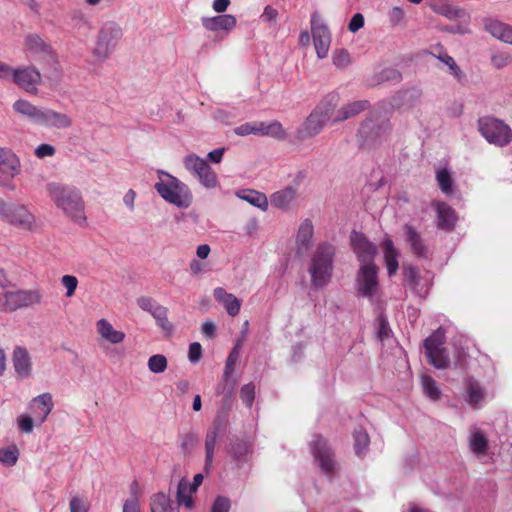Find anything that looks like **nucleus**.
Segmentation results:
<instances>
[{
    "instance_id": "1",
    "label": "nucleus",
    "mask_w": 512,
    "mask_h": 512,
    "mask_svg": "<svg viewBox=\"0 0 512 512\" xmlns=\"http://www.w3.org/2000/svg\"><path fill=\"white\" fill-rule=\"evenodd\" d=\"M46 191L53 204L74 223L86 224L85 202L79 188L60 182H49Z\"/></svg>"
},
{
    "instance_id": "2",
    "label": "nucleus",
    "mask_w": 512,
    "mask_h": 512,
    "mask_svg": "<svg viewBox=\"0 0 512 512\" xmlns=\"http://www.w3.org/2000/svg\"><path fill=\"white\" fill-rule=\"evenodd\" d=\"M335 253V246L328 242H322L317 245L308 264L311 285L314 288L322 289L331 281Z\"/></svg>"
},
{
    "instance_id": "3",
    "label": "nucleus",
    "mask_w": 512,
    "mask_h": 512,
    "mask_svg": "<svg viewBox=\"0 0 512 512\" xmlns=\"http://www.w3.org/2000/svg\"><path fill=\"white\" fill-rule=\"evenodd\" d=\"M391 130L389 119L380 111L373 110L360 124L356 134L357 141L362 148H372L387 139Z\"/></svg>"
},
{
    "instance_id": "4",
    "label": "nucleus",
    "mask_w": 512,
    "mask_h": 512,
    "mask_svg": "<svg viewBox=\"0 0 512 512\" xmlns=\"http://www.w3.org/2000/svg\"><path fill=\"white\" fill-rule=\"evenodd\" d=\"M123 35V28L118 22L104 21L95 37L94 47L91 51L92 56L99 62L107 60L115 52Z\"/></svg>"
},
{
    "instance_id": "5",
    "label": "nucleus",
    "mask_w": 512,
    "mask_h": 512,
    "mask_svg": "<svg viewBox=\"0 0 512 512\" xmlns=\"http://www.w3.org/2000/svg\"><path fill=\"white\" fill-rule=\"evenodd\" d=\"M168 177V181L160 180L155 183L154 188L158 194L167 202L178 208H188L192 202V195L188 187L176 177L160 171Z\"/></svg>"
},
{
    "instance_id": "6",
    "label": "nucleus",
    "mask_w": 512,
    "mask_h": 512,
    "mask_svg": "<svg viewBox=\"0 0 512 512\" xmlns=\"http://www.w3.org/2000/svg\"><path fill=\"white\" fill-rule=\"evenodd\" d=\"M477 127L489 144L505 147L512 142V129L500 119L492 116L481 117L477 121Z\"/></svg>"
},
{
    "instance_id": "7",
    "label": "nucleus",
    "mask_w": 512,
    "mask_h": 512,
    "mask_svg": "<svg viewBox=\"0 0 512 512\" xmlns=\"http://www.w3.org/2000/svg\"><path fill=\"white\" fill-rule=\"evenodd\" d=\"M41 289H18L0 293V312H14L41 303Z\"/></svg>"
},
{
    "instance_id": "8",
    "label": "nucleus",
    "mask_w": 512,
    "mask_h": 512,
    "mask_svg": "<svg viewBox=\"0 0 512 512\" xmlns=\"http://www.w3.org/2000/svg\"><path fill=\"white\" fill-rule=\"evenodd\" d=\"M309 447L321 472L328 477L333 476L338 469V463L329 441L320 434H314Z\"/></svg>"
},
{
    "instance_id": "9",
    "label": "nucleus",
    "mask_w": 512,
    "mask_h": 512,
    "mask_svg": "<svg viewBox=\"0 0 512 512\" xmlns=\"http://www.w3.org/2000/svg\"><path fill=\"white\" fill-rule=\"evenodd\" d=\"M183 163L205 188L212 189L218 185L216 173L204 159L196 154H189L184 157Z\"/></svg>"
},
{
    "instance_id": "10",
    "label": "nucleus",
    "mask_w": 512,
    "mask_h": 512,
    "mask_svg": "<svg viewBox=\"0 0 512 512\" xmlns=\"http://www.w3.org/2000/svg\"><path fill=\"white\" fill-rule=\"evenodd\" d=\"M18 156L7 147H0V186L14 190L13 179L20 173Z\"/></svg>"
},
{
    "instance_id": "11",
    "label": "nucleus",
    "mask_w": 512,
    "mask_h": 512,
    "mask_svg": "<svg viewBox=\"0 0 512 512\" xmlns=\"http://www.w3.org/2000/svg\"><path fill=\"white\" fill-rule=\"evenodd\" d=\"M1 217L9 224L22 229L31 231L36 227V219L28 208L21 204H8L5 202V208Z\"/></svg>"
},
{
    "instance_id": "12",
    "label": "nucleus",
    "mask_w": 512,
    "mask_h": 512,
    "mask_svg": "<svg viewBox=\"0 0 512 512\" xmlns=\"http://www.w3.org/2000/svg\"><path fill=\"white\" fill-rule=\"evenodd\" d=\"M433 275L426 271L424 275H420L418 269L412 265L403 266V282L417 296L425 297L432 284Z\"/></svg>"
},
{
    "instance_id": "13",
    "label": "nucleus",
    "mask_w": 512,
    "mask_h": 512,
    "mask_svg": "<svg viewBox=\"0 0 512 512\" xmlns=\"http://www.w3.org/2000/svg\"><path fill=\"white\" fill-rule=\"evenodd\" d=\"M356 289L360 295L372 299L378 290V267L360 265L356 277Z\"/></svg>"
},
{
    "instance_id": "14",
    "label": "nucleus",
    "mask_w": 512,
    "mask_h": 512,
    "mask_svg": "<svg viewBox=\"0 0 512 512\" xmlns=\"http://www.w3.org/2000/svg\"><path fill=\"white\" fill-rule=\"evenodd\" d=\"M311 32L317 56L323 59L327 56L330 48L331 34L327 25L319 18L317 12L311 15Z\"/></svg>"
},
{
    "instance_id": "15",
    "label": "nucleus",
    "mask_w": 512,
    "mask_h": 512,
    "mask_svg": "<svg viewBox=\"0 0 512 512\" xmlns=\"http://www.w3.org/2000/svg\"><path fill=\"white\" fill-rule=\"evenodd\" d=\"M352 249L357 256L360 265H374L377 247L362 233L352 231L350 236Z\"/></svg>"
},
{
    "instance_id": "16",
    "label": "nucleus",
    "mask_w": 512,
    "mask_h": 512,
    "mask_svg": "<svg viewBox=\"0 0 512 512\" xmlns=\"http://www.w3.org/2000/svg\"><path fill=\"white\" fill-rule=\"evenodd\" d=\"M13 82L30 94L38 92V86L42 82L39 70L34 66L20 67L14 70Z\"/></svg>"
},
{
    "instance_id": "17",
    "label": "nucleus",
    "mask_w": 512,
    "mask_h": 512,
    "mask_svg": "<svg viewBox=\"0 0 512 512\" xmlns=\"http://www.w3.org/2000/svg\"><path fill=\"white\" fill-rule=\"evenodd\" d=\"M223 431V421L217 417L212 426L207 430L205 437V465L204 469L206 472L210 470V467L213 462L215 446L217 441Z\"/></svg>"
},
{
    "instance_id": "18",
    "label": "nucleus",
    "mask_w": 512,
    "mask_h": 512,
    "mask_svg": "<svg viewBox=\"0 0 512 512\" xmlns=\"http://www.w3.org/2000/svg\"><path fill=\"white\" fill-rule=\"evenodd\" d=\"M340 97L338 93L332 92L327 94L312 110L316 113L326 124H337L333 119L337 113L336 107L338 106Z\"/></svg>"
},
{
    "instance_id": "19",
    "label": "nucleus",
    "mask_w": 512,
    "mask_h": 512,
    "mask_svg": "<svg viewBox=\"0 0 512 512\" xmlns=\"http://www.w3.org/2000/svg\"><path fill=\"white\" fill-rule=\"evenodd\" d=\"M12 364L15 373L22 379L29 378L32 373V359L28 350L23 346H16L12 353Z\"/></svg>"
},
{
    "instance_id": "20",
    "label": "nucleus",
    "mask_w": 512,
    "mask_h": 512,
    "mask_svg": "<svg viewBox=\"0 0 512 512\" xmlns=\"http://www.w3.org/2000/svg\"><path fill=\"white\" fill-rule=\"evenodd\" d=\"M327 124L313 111L296 131V138L300 141L319 135Z\"/></svg>"
},
{
    "instance_id": "21",
    "label": "nucleus",
    "mask_w": 512,
    "mask_h": 512,
    "mask_svg": "<svg viewBox=\"0 0 512 512\" xmlns=\"http://www.w3.org/2000/svg\"><path fill=\"white\" fill-rule=\"evenodd\" d=\"M423 92L418 87H411L398 91L392 98L395 108H413L421 103Z\"/></svg>"
},
{
    "instance_id": "22",
    "label": "nucleus",
    "mask_w": 512,
    "mask_h": 512,
    "mask_svg": "<svg viewBox=\"0 0 512 512\" xmlns=\"http://www.w3.org/2000/svg\"><path fill=\"white\" fill-rule=\"evenodd\" d=\"M53 407L54 403L50 393H43L34 397L29 405L34 414L35 421L39 422V424H43L47 420Z\"/></svg>"
},
{
    "instance_id": "23",
    "label": "nucleus",
    "mask_w": 512,
    "mask_h": 512,
    "mask_svg": "<svg viewBox=\"0 0 512 512\" xmlns=\"http://www.w3.org/2000/svg\"><path fill=\"white\" fill-rule=\"evenodd\" d=\"M403 230L406 243L409 245L412 253L418 258H427L429 249L420 232L410 224H405Z\"/></svg>"
},
{
    "instance_id": "24",
    "label": "nucleus",
    "mask_w": 512,
    "mask_h": 512,
    "mask_svg": "<svg viewBox=\"0 0 512 512\" xmlns=\"http://www.w3.org/2000/svg\"><path fill=\"white\" fill-rule=\"evenodd\" d=\"M38 125L45 126L47 128L66 129L71 127L72 120L65 113L43 108Z\"/></svg>"
},
{
    "instance_id": "25",
    "label": "nucleus",
    "mask_w": 512,
    "mask_h": 512,
    "mask_svg": "<svg viewBox=\"0 0 512 512\" xmlns=\"http://www.w3.org/2000/svg\"><path fill=\"white\" fill-rule=\"evenodd\" d=\"M433 207L437 213V227L441 230L451 231L458 219L455 210L442 201L434 202Z\"/></svg>"
},
{
    "instance_id": "26",
    "label": "nucleus",
    "mask_w": 512,
    "mask_h": 512,
    "mask_svg": "<svg viewBox=\"0 0 512 512\" xmlns=\"http://www.w3.org/2000/svg\"><path fill=\"white\" fill-rule=\"evenodd\" d=\"M25 46L35 55L47 58L53 62L56 61V56L52 47L38 34L27 35L25 37Z\"/></svg>"
},
{
    "instance_id": "27",
    "label": "nucleus",
    "mask_w": 512,
    "mask_h": 512,
    "mask_svg": "<svg viewBox=\"0 0 512 512\" xmlns=\"http://www.w3.org/2000/svg\"><path fill=\"white\" fill-rule=\"evenodd\" d=\"M201 23L209 31L230 32L235 28L237 20L233 15L223 14L214 17H202Z\"/></svg>"
},
{
    "instance_id": "28",
    "label": "nucleus",
    "mask_w": 512,
    "mask_h": 512,
    "mask_svg": "<svg viewBox=\"0 0 512 512\" xmlns=\"http://www.w3.org/2000/svg\"><path fill=\"white\" fill-rule=\"evenodd\" d=\"M485 30L493 37L512 45V26L494 19H487Z\"/></svg>"
},
{
    "instance_id": "29",
    "label": "nucleus",
    "mask_w": 512,
    "mask_h": 512,
    "mask_svg": "<svg viewBox=\"0 0 512 512\" xmlns=\"http://www.w3.org/2000/svg\"><path fill=\"white\" fill-rule=\"evenodd\" d=\"M313 234L314 227L312 221L310 219L303 220L298 228L296 236V246L298 254H302L308 250L312 243Z\"/></svg>"
},
{
    "instance_id": "30",
    "label": "nucleus",
    "mask_w": 512,
    "mask_h": 512,
    "mask_svg": "<svg viewBox=\"0 0 512 512\" xmlns=\"http://www.w3.org/2000/svg\"><path fill=\"white\" fill-rule=\"evenodd\" d=\"M369 107L367 100H357L348 103L337 110V113L333 119V122H343L347 119L357 116L361 112L365 111Z\"/></svg>"
},
{
    "instance_id": "31",
    "label": "nucleus",
    "mask_w": 512,
    "mask_h": 512,
    "mask_svg": "<svg viewBox=\"0 0 512 512\" xmlns=\"http://www.w3.org/2000/svg\"><path fill=\"white\" fill-rule=\"evenodd\" d=\"M382 248L388 275L391 277L396 274L399 268V251L395 248L393 241L388 237L383 240Z\"/></svg>"
},
{
    "instance_id": "32",
    "label": "nucleus",
    "mask_w": 512,
    "mask_h": 512,
    "mask_svg": "<svg viewBox=\"0 0 512 512\" xmlns=\"http://www.w3.org/2000/svg\"><path fill=\"white\" fill-rule=\"evenodd\" d=\"M296 194V188L287 186L284 189L278 190L271 195V205L280 210H288L292 202L295 200Z\"/></svg>"
},
{
    "instance_id": "33",
    "label": "nucleus",
    "mask_w": 512,
    "mask_h": 512,
    "mask_svg": "<svg viewBox=\"0 0 512 512\" xmlns=\"http://www.w3.org/2000/svg\"><path fill=\"white\" fill-rule=\"evenodd\" d=\"M13 109L16 113L38 125L43 108H38L27 100L19 99L13 104Z\"/></svg>"
},
{
    "instance_id": "34",
    "label": "nucleus",
    "mask_w": 512,
    "mask_h": 512,
    "mask_svg": "<svg viewBox=\"0 0 512 512\" xmlns=\"http://www.w3.org/2000/svg\"><path fill=\"white\" fill-rule=\"evenodd\" d=\"M96 325L101 337L112 344L121 343L125 338V334L122 331L115 330L106 319L98 320Z\"/></svg>"
},
{
    "instance_id": "35",
    "label": "nucleus",
    "mask_w": 512,
    "mask_h": 512,
    "mask_svg": "<svg viewBox=\"0 0 512 512\" xmlns=\"http://www.w3.org/2000/svg\"><path fill=\"white\" fill-rule=\"evenodd\" d=\"M236 195L248 202L249 204L261 209L262 211H266L268 209V199L264 193L253 189H242L236 193Z\"/></svg>"
},
{
    "instance_id": "36",
    "label": "nucleus",
    "mask_w": 512,
    "mask_h": 512,
    "mask_svg": "<svg viewBox=\"0 0 512 512\" xmlns=\"http://www.w3.org/2000/svg\"><path fill=\"white\" fill-rule=\"evenodd\" d=\"M485 398V390L474 379H468L466 383V401L474 408H478Z\"/></svg>"
},
{
    "instance_id": "37",
    "label": "nucleus",
    "mask_w": 512,
    "mask_h": 512,
    "mask_svg": "<svg viewBox=\"0 0 512 512\" xmlns=\"http://www.w3.org/2000/svg\"><path fill=\"white\" fill-rule=\"evenodd\" d=\"M257 135L271 136L277 139H284L286 132L279 121H273L271 123L266 122H255Z\"/></svg>"
},
{
    "instance_id": "38",
    "label": "nucleus",
    "mask_w": 512,
    "mask_h": 512,
    "mask_svg": "<svg viewBox=\"0 0 512 512\" xmlns=\"http://www.w3.org/2000/svg\"><path fill=\"white\" fill-rule=\"evenodd\" d=\"M445 331L442 328L435 330L424 340L425 356L432 355L435 351L444 349Z\"/></svg>"
},
{
    "instance_id": "39",
    "label": "nucleus",
    "mask_w": 512,
    "mask_h": 512,
    "mask_svg": "<svg viewBox=\"0 0 512 512\" xmlns=\"http://www.w3.org/2000/svg\"><path fill=\"white\" fill-rule=\"evenodd\" d=\"M468 444L470 450L476 455H484L488 450V440L479 429L470 432Z\"/></svg>"
},
{
    "instance_id": "40",
    "label": "nucleus",
    "mask_w": 512,
    "mask_h": 512,
    "mask_svg": "<svg viewBox=\"0 0 512 512\" xmlns=\"http://www.w3.org/2000/svg\"><path fill=\"white\" fill-rule=\"evenodd\" d=\"M353 439L356 455L359 457L365 456L370 444V437L367 431L362 427L356 428L353 432Z\"/></svg>"
},
{
    "instance_id": "41",
    "label": "nucleus",
    "mask_w": 512,
    "mask_h": 512,
    "mask_svg": "<svg viewBox=\"0 0 512 512\" xmlns=\"http://www.w3.org/2000/svg\"><path fill=\"white\" fill-rule=\"evenodd\" d=\"M421 386L423 393L432 401H438L441 398V389L438 383L427 374L421 375Z\"/></svg>"
},
{
    "instance_id": "42",
    "label": "nucleus",
    "mask_w": 512,
    "mask_h": 512,
    "mask_svg": "<svg viewBox=\"0 0 512 512\" xmlns=\"http://www.w3.org/2000/svg\"><path fill=\"white\" fill-rule=\"evenodd\" d=\"M151 512H178L177 508H171V500L166 494L159 492L151 497Z\"/></svg>"
},
{
    "instance_id": "43",
    "label": "nucleus",
    "mask_w": 512,
    "mask_h": 512,
    "mask_svg": "<svg viewBox=\"0 0 512 512\" xmlns=\"http://www.w3.org/2000/svg\"><path fill=\"white\" fill-rule=\"evenodd\" d=\"M438 60L447 65L450 74L461 84L467 80L466 74L460 69L453 57L447 53H440L436 56Z\"/></svg>"
},
{
    "instance_id": "44",
    "label": "nucleus",
    "mask_w": 512,
    "mask_h": 512,
    "mask_svg": "<svg viewBox=\"0 0 512 512\" xmlns=\"http://www.w3.org/2000/svg\"><path fill=\"white\" fill-rule=\"evenodd\" d=\"M436 181L442 193L451 196L454 193V180L447 168L436 171Z\"/></svg>"
},
{
    "instance_id": "45",
    "label": "nucleus",
    "mask_w": 512,
    "mask_h": 512,
    "mask_svg": "<svg viewBox=\"0 0 512 512\" xmlns=\"http://www.w3.org/2000/svg\"><path fill=\"white\" fill-rule=\"evenodd\" d=\"M251 451V444L245 440H237L232 444L229 454L234 460L244 462Z\"/></svg>"
},
{
    "instance_id": "46",
    "label": "nucleus",
    "mask_w": 512,
    "mask_h": 512,
    "mask_svg": "<svg viewBox=\"0 0 512 512\" xmlns=\"http://www.w3.org/2000/svg\"><path fill=\"white\" fill-rule=\"evenodd\" d=\"M428 362L433 365L436 369H447L450 366V358L447 350L441 349L435 351L434 354L426 356Z\"/></svg>"
},
{
    "instance_id": "47",
    "label": "nucleus",
    "mask_w": 512,
    "mask_h": 512,
    "mask_svg": "<svg viewBox=\"0 0 512 512\" xmlns=\"http://www.w3.org/2000/svg\"><path fill=\"white\" fill-rule=\"evenodd\" d=\"M191 494L188 490V483L184 480H181L177 487V503L178 505H184L188 509L193 508V499L191 497Z\"/></svg>"
},
{
    "instance_id": "48",
    "label": "nucleus",
    "mask_w": 512,
    "mask_h": 512,
    "mask_svg": "<svg viewBox=\"0 0 512 512\" xmlns=\"http://www.w3.org/2000/svg\"><path fill=\"white\" fill-rule=\"evenodd\" d=\"M136 303L138 307L149 313L151 316L155 315L159 311V309L163 308L164 306L159 304L155 299L149 296H140L137 298Z\"/></svg>"
},
{
    "instance_id": "49",
    "label": "nucleus",
    "mask_w": 512,
    "mask_h": 512,
    "mask_svg": "<svg viewBox=\"0 0 512 512\" xmlns=\"http://www.w3.org/2000/svg\"><path fill=\"white\" fill-rule=\"evenodd\" d=\"M199 437L195 432H188L180 435V448L184 453H191L198 445Z\"/></svg>"
},
{
    "instance_id": "50",
    "label": "nucleus",
    "mask_w": 512,
    "mask_h": 512,
    "mask_svg": "<svg viewBox=\"0 0 512 512\" xmlns=\"http://www.w3.org/2000/svg\"><path fill=\"white\" fill-rule=\"evenodd\" d=\"M152 317L155 319L158 327H160L164 332L167 334H171L173 332L174 327L168 320V309L165 306L159 309V311Z\"/></svg>"
},
{
    "instance_id": "51",
    "label": "nucleus",
    "mask_w": 512,
    "mask_h": 512,
    "mask_svg": "<svg viewBox=\"0 0 512 512\" xmlns=\"http://www.w3.org/2000/svg\"><path fill=\"white\" fill-rule=\"evenodd\" d=\"M148 368L151 372L160 374L167 369V359L162 354L152 355L148 359Z\"/></svg>"
},
{
    "instance_id": "52",
    "label": "nucleus",
    "mask_w": 512,
    "mask_h": 512,
    "mask_svg": "<svg viewBox=\"0 0 512 512\" xmlns=\"http://www.w3.org/2000/svg\"><path fill=\"white\" fill-rule=\"evenodd\" d=\"M19 457V452L16 446L9 448H0V462L7 465L13 466L16 464Z\"/></svg>"
},
{
    "instance_id": "53",
    "label": "nucleus",
    "mask_w": 512,
    "mask_h": 512,
    "mask_svg": "<svg viewBox=\"0 0 512 512\" xmlns=\"http://www.w3.org/2000/svg\"><path fill=\"white\" fill-rule=\"evenodd\" d=\"M239 358V348L238 345H236L230 354L228 355L225 363V370H224V381H227L229 378H231L233 372H234V366Z\"/></svg>"
},
{
    "instance_id": "54",
    "label": "nucleus",
    "mask_w": 512,
    "mask_h": 512,
    "mask_svg": "<svg viewBox=\"0 0 512 512\" xmlns=\"http://www.w3.org/2000/svg\"><path fill=\"white\" fill-rule=\"evenodd\" d=\"M332 60L333 64L339 69H344L351 64V57L346 49L334 51Z\"/></svg>"
},
{
    "instance_id": "55",
    "label": "nucleus",
    "mask_w": 512,
    "mask_h": 512,
    "mask_svg": "<svg viewBox=\"0 0 512 512\" xmlns=\"http://www.w3.org/2000/svg\"><path fill=\"white\" fill-rule=\"evenodd\" d=\"M240 398L246 407L251 408L255 399V385L250 382L240 389Z\"/></svg>"
},
{
    "instance_id": "56",
    "label": "nucleus",
    "mask_w": 512,
    "mask_h": 512,
    "mask_svg": "<svg viewBox=\"0 0 512 512\" xmlns=\"http://www.w3.org/2000/svg\"><path fill=\"white\" fill-rule=\"evenodd\" d=\"M34 421H35V417L32 418L31 416H29L27 414H22V415L18 416L17 423H18L19 430L26 434L32 433L33 428H34Z\"/></svg>"
},
{
    "instance_id": "57",
    "label": "nucleus",
    "mask_w": 512,
    "mask_h": 512,
    "mask_svg": "<svg viewBox=\"0 0 512 512\" xmlns=\"http://www.w3.org/2000/svg\"><path fill=\"white\" fill-rule=\"evenodd\" d=\"M391 328L388 320L383 315L378 317V331L377 337L380 341H384L390 337Z\"/></svg>"
},
{
    "instance_id": "58",
    "label": "nucleus",
    "mask_w": 512,
    "mask_h": 512,
    "mask_svg": "<svg viewBox=\"0 0 512 512\" xmlns=\"http://www.w3.org/2000/svg\"><path fill=\"white\" fill-rule=\"evenodd\" d=\"M223 304L226 308L227 313L230 316L234 317L239 314L240 308H241V302L233 294H231V296L228 297V299H226V301L223 302Z\"/></svg>"
},
{
    "instance_id": "59",
    "label": "nucleus",
    "mask_w": 512,
    "mask_h": 512,
    "mask_svg": "<svg viewBox=\"0 0 512 512\" xmlns=\"http://www.w3.org/2000/svg\"><path fill=\"white\" fill-rule=\"evenodd\" d=\"M61 283L66 287V297H71L74 295L75 290L78 285V280L73 275H64L61 278Z\"/></svg>"
},
{
    "instance_id": "60",
    "label": "nucleus",
    "mask_w": 512,
    "mask_h": 512,
    "mask_svg": "<svg viewBox=\"0 0 512 512\" xmlns=\"http://www.w3.org/2000/svg\"><path fill=\"white\" fill-rule=\"evenodd\" d=\"M402 79L401 73L394 68H386L382 70L380 73V80L381 81H392L395 83L400 82Z\"/></svg>"
},
{
    "instance_id": "61",
    "label": "nucleus",
    "mask_w": 512,
    "mask_h": 512,
    "mask_svg": "<svg viewBox=\"0 0 512 512\" xmlns=\"http://www.w3.org/2000/svg\"><path fill=\"white\" fill-rule=\"evenodd\" d=\"M511 62V58L508 54L505 53H499L495 54L491 57V63L494 68L501 69L509 65Z\"/></svg>"
},
{
    "instance_id": "62",
    "label": "nucleus",
    "mask_w": 512,
    "mask_h": 512,
    "mask_svg": "<svg viewBox=\"0 0 512 512\" xmlns=\"http://www.w3.org/2000/svg\"><path fill=\"white\" fill-rule=\"evenodd\" d=\"M256 131H258V130L256 129L255 122L254 123L247 122V123L241 124L240 126H237L234 129L235 134L238 136H242V137L248 136L251 134L257 135Z\"/></svg>"
},
{
    "instance_id": "63",
    "label": "nucleus",
    "mask_w": 512,
    "mask_h": 512,
    "mask_svg": "<svg viewBox=\"0 0 512 512\" xmlns=\"http://www.w3.org/2000/svg\"><path fill=\"white\" fill-rule=\"evenodd\" d=\"M230 510V501L226 497L218 496L213 505L211 512H229Z\"/></svg>"
},
{
    "instance_id": "64",
    "label": "nucleus",
    "mask_w": 512,
    "mask_h": 512,
    "mask_svg": "<svg viewBox=\"0 0 512 512\" xmlns=\"http://www.w3.org/2000/svg\"><path fill=\"white\" fill-rule=\"evenodd\" d=\"M201 356H202L201 344L198 342L191 343L189 346V351H188L189 361L191 363L195 364V363L199 362V360L201 359Z\"/></svg>"
}]
</instances>
